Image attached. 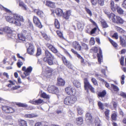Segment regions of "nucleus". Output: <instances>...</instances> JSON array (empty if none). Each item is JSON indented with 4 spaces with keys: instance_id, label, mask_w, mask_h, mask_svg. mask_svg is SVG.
Returning <instances> with one entry per match:
<instances>
[{
    "instance_id": "nucleus-1",
    "label": "nucleus",
    "mask_w": 126,
    "mask_h": 126,
    "mask_svg": "<svg viewBox=\"0 0 126 126\" xmlns=\"http://www.w3.org/2000/svg\"><path fill=\"white\" fill-rule=\"evenodd\" d=\"M5 17L7 21L17 26H21V22L24 21V19L23 17L17 14H14L13 17L10 16H7Z\"/></svg>"
},
{
    "instance_id": "nucleus-2",
    "label": "nucleus",
    "mask_w": 126,
    "mask_h": 126,
    "mask_svg": "<svg viewBox=\"0 0 126 126\" xmlns=\"http://www.w3.org/2000/svg\"><path fill=\"white\" fill-rule=\"evenodd\" d=\"M45 57L44 58V61L49 65L53 64L54 62L56 61L54 56L47 50L45 51Z\"/></svg>"
},
{
    "instance_id": "nucleus-3",
    "label": "nucleus",
    "mask_w": 126,
    "mask_h": 126,
    "mask_svg": "<svg viewBox=\"0 0 126 126\" xmlns=\"http://www.w3.org/2000/svg\"><path fill=\"white\" fill-rule=\"evenodd\" d=\"M76 97L74 95L66 97L64 99V102L66 105H71L74 104L77 101Z\"/></svg>"
},
{
    "instance_id": "nucleus-4",
    "label": "nucleus",
    "mask_w": 126,
    "mask_h": 126,
    "mask_svg": "<svg viewBox=\"0 0 126 126\" xmlns=\"http://www.w3.org/2000/svg\"><path fill=\"white\" fill-rule=\"evenodd\" d=\"M47 90L50 93L53 94H56L58 92V88L53 85L49 86Z\"/></svg>"
},
{
    "instance_id": "nucleus-5",
    "label": "nucleus",
    "mask_w": 126,
    "mask_h": 126,
    "mask_svg": "<svg viewBox=\"0 0 126 126\" xmlns=\"http://www.w3.org/2000/svg\"><path fill=\"white\" fill-rule=\"evenodd\" d=\"M27 46H29V48L27 49V52L28 53L31 55L33 54L34 52V49L32 45L28 43L26 44Z\"/></svg>"
},
{
    "instance_id": "nucleus-6",
    "label": "nucleus",
    "mask_w": 126,
    "mask_h": 126,
    "mask_svg": "<svg viewBox=\"0 0 126 126\" xmlns=\"http://www.w3.org/2000/svg\"><path fill=\"white\" fill-rule=\"evenodd\" d=\"M65 92L68 95H71L75 93V90L72 86H69L66 88L65 89Z\"/></svg>"
},
{
    "instance_id": "nucleus-7",
    "label": "nucleus",
    "mask_w": 126,
    "mask_h": 126,
    "mask_svg": "<svg viewBox=\"0 0 126 126\" xmlns=\"http://www.w3.org/2000/svg\"><path fill=\"white\" fill-rule=\"evenodd\" d=\"M33 21L34 23L36 26L40 28L42 27V26L38 18L36 16H34L33 18Z\"/></svg>"
},
{
    "instance_id": "nucleus-8",
    "label": "nucleus",
    "mask_w": 126,
    "mask_h": 126,
    "mask_svg": "<svg viewBox=\"0 0 126 126\" xmlns=\"http://www.w3.org/2000/svg\"><path fill=\"white\" fill-rule=\"evenodd\" d=\"M1 108L3 111L7 113H12L14 111L12 108L7 106H2Z\"/></svg>"
},
{
    "instance_id": "nucleus-9",
    "label": "nucleus",
    "mask_w": 126,
    "mask_h": 126,
    "mask_svg": "<svg viewBox=\"0 0 126 126\" xmlns=\"http://www.w3.org/2000/svg\"><path fill=\"white\" fill-rule=\"evenodd\" d=\"M62 59L63 63L67 67L70 69L72 68V64L70 63L66 59L65 57H62Z\"/></svg>"
},
{
    "instance_id": "nucleus-10",
    "label": "nucleus",
    "mask_w": 126,
    "mask_h": 126,
    "mask_svg": "<svg viewBox=\"0 0 126 126\" xmlns=\"http://www.w3.org/2000/svg\"><path fill=\"white\" fill-rule=\"evenodd\" d=\"M84 87L85 90H86L87 93L89 91L88 89H89L91 86L87 78L84 79Z\"/></svg>"
},
{
    "instance_id": "nucleus-11",
    "label": "nucleus",
    "mask_w": 126,
    "mask_h": 126,
    "mask_svg": "<svg viewBox=\"0 0 126 126\" xmlns=\"http://www.w3.org/2000/svg\"><path fill=\"white\" fill-rule=\"evenodd\" d=\"M23 34L28 40H32V37L31 36L30 32L25 30L23 31Z\"/></svg>"
},
{
    "instance_id": "nucleus-12",
    "label": "nucleus",
    "mask_w": 126,
    "mask_h": 126,
    "mask_svg": "<svg viewBox=\"0 0 126 126\" xmlns=\"http://www.w3.org/2000/svg\"><path fill=\"white\" fill-rule=\"evenodd\" d=\"M73 47L76 49L79 50H81V47L79 43L77 41L74 42L72 44Z\"/></svg>"
},
{
    "instance_id": "nucleus-13",
    "label": "nucleus",
    "mask_w": 126,
    "mask_h": 126,
    "mask_svg": "<svg viewBox=\"0 0 126 126\" xmlns=\"http://www.w3.org/2000/svg\"><path fill=\"white\" fill-rule=\"evenodd\" d=\"M65 83V81L62 78H58L57 79V85L59 86H63Z\"/></svg>"
},
{
    "instance_id": "nucleus-14",
    "label": "nucleus",
    "mask_w": 126,
    "mask_h": 126,
    "mask_svg": "<svg viewBox=\"0 0 126 126\" xmlns=\"http://www.w3.org/2000/svg\"><path fill=\"white\" fill-rule=\"evenodd\" d=\"M17 3L18 4L19 6L22 8L24 10H27L28 8L26 5L22 1L19 0L17 1Z\"/></svg>"
},
{
    "instance_id": "nucleus-15",
    "label": "nucleus",
    "mask_w": 126,
    "mask_h": 126,
    "mask_svg": "<svg viewBox=\"0 0 126 126\" xmlns=\"http://www.w3.org/2000/svg\"><path fill=\"white\" fill-rule=\"evenodd\" d=\"M0 30L1 31L6 32L9 33H11L12 32V31L10 28L8 27L1 28Z\"/></svg>"
},
{
    "instance_id": "nucleus-16",
    "label": "nucleus",
    "mask_w": 126,
    "mask_h": 126,
    "mask_svg": "<svg viewBox=\"0 0 126 126\" xmlns=\"http://www.w3.org/2000/svg\"><path fill=\"white\" fill-rule=\"evenodd\" d=\"M32 67L31 66L28 67L24 73L25 76H28L30 75L32 70Z\"/></svg>"
},
{
    "instance_id": "nucleus-17",
    "label": "nucleus",
    "mask_w": 126,
    "mask_h": 126,
    "mask_svg": "<svg viewBox=\"0 0 126 126\" xmlns=\"http://www.w3.org/2000/svg\"><path fill=\"white\" fill-rule=\"evenodd\" d=\"M97 56L98 58V62L100 63L102 61L103 59L102 55L101 50L100 49L99 53H97Z\"/></svg>"
},
{
    "instance_id": "nucleus-18",
    "label": "nucleus",
    "mask_w": 126,
    "mask_h": 126,
    "mask_svg": "<svg viewBox=\"0 0 126 126\" xmlns=\"http://www.w3.org/2000/svg\"><path fill=\"white\" fill-rule=\"evenodd\" d=\"M52 71L50 69H47L45 71V76L47 78H49L51 75Z\"/></svg>"
},
{
    "instance_id": "nucleus-19",
    "label": "nucleus",
    "mask_w": 126,
    "mask_h": 126,
    "mask_svg": "<svg viewBox=\"0 0 126 126\" xmlns=\"http://www.w3.org/2000/svg\"><path fill=\"white\" fill-rule=\"evenodd\" d=\"M63 17L66 19H68L71 15V12L69 11H68L64 12L63 14Z\"/></svg>"
},
{
    "instance_id": "nucleus-20",
    "label": "nucleus",
    "mask_w": 126,
    "mask_h": 126,
    "mask_svg": "<svg viewBox=\"0 0 126 126\" xmlns=\"http://www.w3.org/2000/svg\"><path fill=\"white\" fill-rule=\"evenodd\" d=\"M43 102V100H42L40 99H39L37 100L30 101L29 102H30L34 104H41Z\"/></svg>"
},
{
    "instance_id": "nucleus-21",
    "label": "nucleus",
    "mask_w": 126,
    "mask_h": 126,
    "mask_svg": "<svg viewBox=\"0 0 126 126\" xmlns=\"http://www.w3.org/2000/svg\"><path fill=\"white\" fill-rule=\"evenodd\" d=\"M83 120L81 117L77 118L76 119V123L78 125H80L83 124Z\"/></svg>"
},
{
    "instance_id": "nucleus-22",
    "label": "nucleus",
    "mask_w": 126,
    "mask_h": 126,
    "mask_svg": "<svg viewBox=\"0 0 126 126\" xmlns=\"http://www.w3.org/2000/svg\"><path fill=\"white\" fill-rule=\"evenodd\" d=\"M110 7L111 9L113 11H116V9H117V7L118 6L117 4L114 5V2L113 1H111L110 3Z\"/></svg>"
},
{
    "instance_id": "nucleus-23",
    "label": "nucleus",
    "mask_w": 126,
    "mask_h": 126,
    "mask_svg": "<svg viewBox=\"0 0 126 126\" xmlns=\"http://www.w3.org/2000/svg\"><path fill=\"white\" fill-rule=\"evenodd\" d=\"M55 12L57 15L58 16H61L63 14V11L60 9L58 8L56 9Z\"/></svg>"
},
{
    "instance_id": "nucleus-24",
    "label": "nucleus",
    "mask_w": 126,
    "mask_h": 126,
    "mask_svg": "<svg viewBox=\"0 0 126 126\" xmlns=\"http://www.w3.org/2000/svg\"><path fill=\"white\" fill-rule=\"evenodd\" d=\"M46 5L52 8H54L55 7V3L49 1H47L46 2Z\"/></svg>"
},
{
    "instance_id": "nucleus-25",
    "label": "nucleus",
    "mask_w": 126,
    "mask_h": 126,
    "mask_svg": "<svg viewBox=\"0 0 126 126\" xmlns=\"http://www.w3.org/2000/svg\"><path fill=\"white\" fill-rule=\"evenodd\" d=\"M119 38L121 45L123 47H125L126 46V43L125 40L121 36H119Z\"/></svg>"
},
{
    "instance_id": "nucleus-26",
    "label": "nucleus",
    "mask_w": 126,
    "mask_h": 126,
    "mask_svg": "<svg viewBox=\"0 0 126 126\" xmlns=\"http://www.w3.org/2000/svg\"><path fill=\"white\" fill-rule=\"evenodd\" d=\"M77 56L80 60L81 63L82 65H84L86 64V62L84 61V59L79 54H77Z\"/></svg>"
},
{
    "instance_id": "nucleus-27",
    "label": "nucleus",
    "mask_w": 126,
    "mask_h": 126,
    "mask_svg": "<svg viewBox=\"0 0 126 126\" xmlns=\"http://www.w3.org/2000/svg\"><path fill=\"white\" fill-rule=\"evenodd\" d=\"M34 11L36 14L40 17H43L44 16V13L42 11L38 9H35Z\"/></svg>"
},
{
    "instance_id": "nucleus-28",
    "label": "nucleus",
    "mask_w": 126,
    "mask_h": 126,
    "mask_svg": "<svg viewBox=\"0 0 126 126\" xmlns=\"http://www.w3.org/2000/svg\"><path fill=\"white\" fill-rule=\"evenodd\" d=\"M37 115L34 114H26L25 115V117L27 118H32L37 117Z\"/></svg>"
},
{
    "instance_id": "nucleus-29",
    "label": "nucleus",
    "mask_w": 126,
    "mask_h": 126,
    "mask_svg": "<svg viewBox=\"0 0 126 126\" xmlns=\"http://www.w3.org/2000/svg\"><path fill=\"white\" fill-rule=\"evenodd\" d=\"M118 16H115L113 13H111V16H110V19H111L113 22L115 23V22L113 20H114L116 21Z\"/></svg>"
},
{
    "instance_id": "nucleus-30",
    "label": "nucleus",
    "mask_w": 126,
    "mask_h": 126,
    "mask_svg": "<svg viewBox=\"0 0 126 126\" xmlns=\"http://www.w3.org/2000/svg\"><path fill=\"white\" fill-rule=\"evenodd\" d=\"M113 21L115 22V23L121 24L123 23L124 22V20L120 17L118 16L117 17V19L116 21L114 20Z\"/></svg>"
},
{
    "instance_id": "nucleus-31",
    "label": "nucleus",
    "mask_w": 126,
    "mask_h": 126,
    "mask_svg": "<svg viewBox=\"0 0 126 126\" xmlns=\"http://www.w3.org/2000/svg\"><path fill=\"white\" fill-rule=\"evenodd\" d=\"M86 120L89 121V122H91V120L92 119V117L91 114L90 113H87L86 115Z\"/></svg>"
},
{
    "instance_id": "nucleus-32",
    "label": "nucleus",
    "mask_w": 126,
    "mask_h": 126,
    "mask_svg": "<svg viewBox=\"0 0 126 126\" xmlns=\"http://www.w3.org/2000/svg\"><path fill=\"white\" fill-rule=\"evenodd\" d=\"M18 38L20 40L24 41L25 40V37L23 34V32L22 34L18 35Z\"/></svg>"
},
{
    "instance_id": "nucleus-33",
    "label": "nucleus",
    "mask_w": 126,
    "mask_h": 126,
    "mask_svg": "<svg viewBox=\"0 0 126 126\" xmlns=\"http://www.w3.org/2000/svg\"><path fill=\"white\" fill-rule=\"evenodd\" d=\"M73 83L75 86L77 88H79L80 86V82L77 80H75Z\"/></svg>"
},
{
    "instance_id": "nucleus-34",
    "label": "nucleus",
    "mask_w": 126,
    "mask_h": 126,
    "mask_svg": "<svg viewBox=\"0 0 126 126\" xmlns=\"http://www.w3.org/2000/svg\"><path fill=\"white\" fill-rule=\"evenodd\" d=\"M78 113L79 115H82L83 113V110L82 108L79 107H78L77 108Z\"/></svg>"
},
{
    "instance_id": "nucleus-35",
    "label": "nucleus",
    "mask_w": 126,
    "mask_h": 126,
    "mask_svg": "<svg viewBox=\"0 0 126 126\" xmlns=\"http://www.w3.org/2000/svg\"><path fill=\"white\" fill-rule=\"evenodd\" d=\"M117 9L118 13L120 14H123L124 11L121 8L119 7L118 6L117 7Z\"/></svg>"
},
{
    "instance_id": "nucleus-36",
    "label": "nucleus",
    "mask_w": 126,
    "mask_h": 126,
    "mask_svg": "<svg viewBox=\"0 0 126 126\" xmlns=\"http://www.w3.org/2000/svg\"><path fill=\"white\" fill-rule=\"evenodd\" d=\"M117 31L121 33H125L126 32L123 30L122 28L118 26L116 27Z\"/></svg>"
},
{
    "instance_id": "nucleus-37",
    "label": "nucleus",
    "mask_w": 126,
    "mask_h": 126,
    "mask_svg": "<svg viewBox=\"0 0 126 126\" xmlns=\"http://www.w3.org/2000/svg\"><path fill=\"white\" fill-rule=\"evenodd\" d=\"M106 94V92L103 91L102 92H99L98 94V96L100 97H104Z\"/></svg>"
},
{
    "instance_id": "nucleus-38",
    "label": "nucleus",
    "mask_w": 126,
    "mask_h": 126,
    "mask_svg": "<svg viewBox=\"0 0 126 126\" xmlns=\"http://www.w3.org/2000/svg\"><path fill=\"white\" fill-rule=\"evenodd\" d=\"M101 22L102 26L104 28H106L108 27V25L107 24L105 21L102 20L101 21Z\"/></svg>"
},
{
    "instance_id": "nucleus-39",
    "label": "nucleus",
    "mask_w": 126,
    "mask_h": 126,
    "mask_svg": "<svg viewBox=\"0 0 126 126\" xmlns=\"http://www.w3.org/2000/svg\"><path fill=\"white\" fill-rule=\"evenodd\" d=\"M84 26V24L80 22L78 23L77 26L78 29L82 30Z\"/></svg>"
},
{
    "instance_id": "nucleus-40",
    "label": "nucleus",
    "mask_w": 126,
    "mask_h": 126,
    "mask_svg": "<svg viewBox=\"0 0 126 126\" xmlns=\"http://www.w3.org/2000/svg\"><path fill=\"white\" fill-rule=\"evenodd\" d=\"M41 96L43 98L47 99L49 98L50 97V96L49 95L45 93H43L41 94Z\"/></svg>"
},
{
    "instance_id": "nucleus-41",
    "label": "nucleus",
    "mask_w": 126,
    "mask_h": 126,
    "mask_svg": "<svg viewBox=\"0 0 126 126\" xmlns=\"http://www.w3.org/2000/svg\"><path fill=\"white\" fill-rule=\"evenodd\" d=\"M111 86L114 91H118L119 90V89L117 86L112 84H111Z\"/></svg>"
},
{
    "instance_id": "nucleus-42",
    "label": "nucleus",
    "mask_w": 126,
    "mask_h": 126,
    "mask_svg": "<svg viewBox=\"0 0 126 126\" xmlns=\"http://www.w3.org/2000/svg\"><path fill=\"white\" fill-rule=\"evenodd\" d=\"M109 41L112 44V45L115 47H116L117 46V44L112 40L109 38Z\"/></svg>"
},
{
    "instance_id": "nucleus-43",
    "label": "nucleus",
    "mask_w": 126,
    "mask_h": 126,
    "mask_svg": "<svg viewBox=\"0 0 126 126\" xmlns=\"http://www.w3.org/2000/svg\"><path fill=\"white\" fill-rule=\"evenodd\" d=\"M110 111L109 110L106 109V111L105 112V114L106 117L107 119H108L109 118V115Z\"/></svg>"
},
{
    "instance_id": "nucleus-44",
    "label": "nucleus",
    "mask_w": 126,
    "mask_h": 126,
    "mask_svg": "<svg viewBox=\"0 0 126 126\" xmlns=\"http://www.w3.org/2000/svg\"><path fill=\"white\" fill-rule=\"evenodd\" d=\"M98 105L100 109L103 110L104 109V104H103L100 102H98Z\"/></svg>"
},
{
    "instance_id": "nucleus-45",
    "label": "nucleus",
    "mask_w": 126,
    "mask_h": 126,
    "mask_svg": "<svg viewBox=\"0 0 126 126\" xmlns=\"http://www.w3.org/2000/svg\"><path fill=\"white\" fill-rule=\"evenodd\" d=\"M16 104L17 105H18L19 107H26L28 106L27 105V104L19 102L17 103H16Z\"/></svg>"
},
{
    "instance_id": "nucleus-46",
    "label": "nucleus",
    "mask_w": 126,
    "mask_h": 126,
    "mask_svg": "<svg viewBox=\"0 0 126 126\" xmlns=\"http://www.w3.org/2000/svg\"><path fill=\"white\" fill-rule=\"evenodd\" d=\"M20 124L22 126H27L26 121L23 120H21Z\"/></svg>"
},
{
    "instance_id": "nucleus-47",
    "label": "nucleus",
    "mask_w": 126,
    "mask_h": 126,
    "mask_svg": "<svg viewBox=\"0 0 126 126\" xmlns=\"http://www.w3.org/2000/svg\"><path fill=\"white\" fill-rule=\"evenodd\" d=\"M55 24L56 27L58 29L60 27V24L58 21L57 19H55Z\"/></svg>"
},
{
    "instance_id": "nucleus-48",
    "label": "nucleus",
    "mask_w": 126,
    "mask_h": 126,
    "mask_svg": "<svg viewBox=\"0 0 126 126\" xmlns=\"http://www.w3.org/2000/svg\"><path fill=\"white\" fill-rule=\"evenodd\" d=\"M95 125L96 126H101V121L99 119H98L97 121H95Z\"/></svg>"
},
{
    "instance_id": "nucleus-49",
    "label": "nucleus",
    "mask_w": 126,
    "mask_h": 126,
    "mask_svg": "<svg viewBox=\"0 0 126 126\" xmlns=\"http://www.w3.org/2000/svg\"><path fill=\"white\" fill-rule=\"evenodd\" d=\"M82 48L86 50H87L88 49V45L85 43L82 44Z\"/></svg>"
},
{
    "instance_id": "nucleus-50",
    "label": "nucleus",
    "mask_w": 126,
    "mask_h": 126,
    "mask_svg": "<svg viewBox=\"0 0 126 126\" xmlns=\"http://www.w3.org/2000/svg\"><path fill=\"white\" fill-rule=\"evenodd\" d=\"M95 43L94 39V38L92 37L91 38L90 41V44L91 45H94Z\"/></svg>"
},
{
    "instance_id": "nucleus-51",
    "label": "nucleus",
    "mask_w": 126,
    "mask_h": 126,
    "mask_svg": "<svg viewBox=\"0 0 126 126\" xmlns=\"http://www.w3.org/2000/svg\"><path fill=\"white\" fill-rule=\"evenodd\" d=\"M85 9L87 13L90 16H92V14L91 11L89 9L86 8H85Z\"/></svg>"
},
{
    "instance_id": "nucleus-52",
    "label": "nucleus",
    "mask_w": 126,
    "mask_h": 126,
    "mask_svg": "<svg viewBox=\"0 0 126 126\" xmlns=\"http://www.w3.org/2000/svg\"><path fill=\"white\" fill-rule=\"evenodd\" d=\"M56 32L58 36L61 38L63 37V34L62 32L59 31H56Z\"/></svg>"
},
{
    "instance_id": "nucleus-53",
    "label": "nucleus",
    "mask_w": 126,
    "mask_h": 126,
    "mask_svg": "<svg viewBox=\"0 0 126 126\" xmlns=\"http://www.w3.org/2000/svg\"><path fill=\"white\" fill-rule=\"evenodd\" d=\"M50 50L53 53H57L58 52L57 50L54 47H53Z\"/></svg>"
},
{
    "instance_id": "nucleus-54",
    "label": "nucleus",
    "mask_w": 126,
    "mask_h": 126,
    "mask_svg": "<svg viewBox=\"0 0 126 126\" xmlns=\"http://www.w3.org/2000/svg\"><path fill=\"white\" fill-rule=\"evenodd\" d=\"M98 4L101 6H103L104 4V0H97Z\"/></svg>"
},
{
    "instance_id": "nucleus-55",
    "label": "nucleus",
    "mask_w": 126,
    "mask_h": 126,
    "mask_svg": "<svg viewBox=\"0 0 126 126\" xmlns=\"http://www.w3.org/2000/svg\"><path fill=\"white\" fill-rule=\"evenodd\" d=\"M125 79V76L124 75H123L121 78V82L122 84H124V80Z\"/></svg>"
},
{
    "instance_id": "nucleus-56",
    "label": "nucleus",
    "mask_w": 126,
    "mask_h": 126,
    "mask_svg": "<svg viewBox=\"0 0 126 126\" xmlns=\"http://www.w3.org/2000/svg\"><path fill=\"white\" fill-rule=\"evenodd\" d=\"M122 7L126 9V0H124L122 4Z\"/></svg>"
},
{
    "instance_id": "nucleus-57",
    "label": "nucleus",
    "mask_w": 126,
    "mask_h": 126,
    "mask_svg": "<svg viewBox=\"0 0 126 126\" xmlns=\"http://www.w3.org/2000/svg\"><path fill=\"white\" fill-rule=\"evenodd\" d=\"M92 81L93 83L95 85H97V81L96 79L94 78H92Z\"/></svg>"
},
{
    "instance_id": "nucleus-58",
    "label": "nucleus",
    "mask_w": 126,
    "mask_h": 126,
    "mask_svg": "<svg viewBox=\"0 0 126 126\" xmlns=\"http://www.w3.org/2000/svg\"><path fill=\"white\" fill-rule=\"evenodd\" d=\"M124 57L122 56L120 59V63L123 66L124 65Z\"/></svg>"
},
{
    "instance_id": "nucleus-59",
    "label": "nucleus",
    "mask_w": 126,
    "mask_h": 126,
    "mask_svg": "<svg viewBox=\"0 0 126 126\" xmlns=\"http://www.w3.org/2000/svg\"><path fill=\"white\" fill-rule=\"evenodd\" d=\"M119 95L124 98H126V93L121 92L120 93Z\"/></svg>"
},
{
    "instance_id": "nucleus-60",
    "label": "nucleus",
    "mask_w": 126,
    "mask_h": 126,
    "mask_svg": "<svg viewBox=\"0 0 126 126\" xmlns=\"http://www.w3.org/2000/svg\"><path fill=\"white\" fill-rule=\"evenodd\" d=\"M46 46L50 50L53 47V46L49 44H47Z\"/></svg>"
},
{
    "instance_id": "nucleus-61",
    "label": "nucleus",
    "mask_w": 126,
    "mask_h": 126,
    "mask_svg": "<svg viewBox=\"0 0 126 126\" xmlns=\"http://www.w3.org/2000/svg\"><path fill=\"white\" fill-rule=\"evenodd\" d=\"M41 54V49L39 48H38L37 49V52L36 53V55L37 56H39Z\"/></svg>"
},
{
    "instance_id": "nucleus-62",
    "label": "nucleus",
    "mask_w": 126,
    "mask_h": 126,
    "mask_svg": "<svg viewBox=\"0 0 126 126\" xmlns=\"http://www.w3.org/2000/svg\"><path fill=\"white\" fill-rule=\"evenodd\" d=\"M116 115L115 113H114L111 115V118L112 119L115 120L116 118Z\"/></svg>"
},
{
    "instance_id": "nucleus-63",
    "label": "nucleus",
    "mask_w": 126,
    "mask_h": 126,
    "mask_svg": "<svg viewBox=\"0 0 126 126\" xmlns=\"http://www.w3.org/2000/svg\"><path fill=\"white\" fill-rule=\"evenodd\" d=\"M105 13L107 15L108 17L110 18V16H111V14L108 11H104Z\"/></svg>"
},
{
    "instance_id": "nucleus-64",
    "label": "nucleus",
    "mask_w": 126,
    "mask_h": 126,
    "mask_svg": "<svg viewBox=\"0 0 126 126\" xmlns=\"http://www.w3.org/2000/svg\"><path fill=\"white\" fill-rule=\"evenodd\" d=\"M20 86H15L13 87L11 89V90H15L18 88H20Z\"/></svg>"
}]
</instances>
